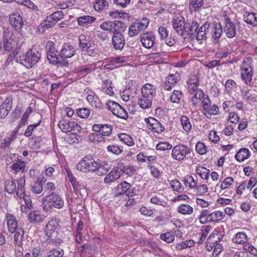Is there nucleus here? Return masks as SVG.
<instances>
[{
	"label": "nucleus",
	"mask_w": 257,
	"mask_h": 257,
	"mask_svg": "<svg viewBox=\"0 0 257 257\" xmlns=\"http://www.w3.org/2000/svg\"><path fill=\"white\" fill-rule=\"evenodd\" d=\"M253 76L252 67L250 64L243 62L240 67V77L241 80L247 85H251Z\"/></svg>",
	"instance_id": "obj_11"
},
{
	"label": "nucleus",
	"mask_w": 257,
	"mask_h": 257,
	"mask_svg": "<svg viewBox=\"0 0 257 257\" xmlns=\"http://www.w3.org/2000/svg\"><path fill=\"white\" fill-rule=\"evenodd\" d=\"M112 81L109 79H106L103 81L101 85V90L109 96H113L114 92L112 86Z\"/></svg>",
	"instance_id": "obj_40"
},
{
	"label": "nucleus",
	"mask_w": 257,
	"mask_h": 257,
	"mask_svg": "<svg viewBox=\"0 0 257 257\" xmlns=\"http://www.w3.org/2000/svg\"><path fill=\"white\" fill-rule=\"evenodd\" d=\"M221 230V228L220 227L215 228L207 238V243H219L218 242L220 241L224 236V234Z\"/></svg>",
	"instance_id": "obj_25"
},
{
	"label": "nucleus",
	"mask_w": 257,
	"mask_h": 257,
	"mask_svg": "<svg viewBox=\"0 0 257 257\" xmlns=\"http://www.w3.org/2000/svg\"><path fill=\"white\" fill-rule=\"evenodd\" d=\"M79 46L83 51L87 50L91 46L90 42L86 39L84 35L79 36Z\"/></svg>",
	"instance_id": "obj_62"
},
{
	"label": "nucleus",
	"mask_w": 257,
	"mask_h": 257,
	"mask_svg": "<svg viewBox=\"0 0 257 257\" xmlns=\"http://www.w3.org/2000/svg\"><path fill=\"white\" fill-rule=\"evenodd\" d=\"M243 251L247 253L248 252L254 256H257V248L248 241L243 245Z\"/></svg>",
	"instance_id": "obj_63"
},
{
	"label": "nucleus",
	"mask_w": 257,
	"mask_h": 257,
	"mask_svg": "<svg viewBox=\"0 0 257 257\" xmlns=\"http://www.w3.org/2000/svg\"><path fill=\"white\" fill-rule=\"evenodd\" d=\"M243 20L246 24L254 27H257L256 13L245 11L243 14Z\"/></svg>",
	"instance_id": "obj_33"
},
{
	"label": "nucleus",
	"mask_w": 257,
	"mask_h": 257,
	"mask_svg": "<svg viewBox=\"0 0 257 257\" xmlns=\"http://www.w3.org/2000/svg\"><path fill=\"white\" fill-rule=\"evenodd\" d=\"M195 242L193 240L188 239L177 243L176 244V248L177 249L181 250L187 248L191 247L193 246Z\"/></svg>",
	"instance_id": "obj_56"
},
{
	"label": "nucleus",
	"mask_w": 257,
	"mask_h": 257,
	"mask_svg": "<svg viewBox=\"0 0 257 257\" xmlns=\"http://www.w3.org/2000/svg\"><path fill=\"white\" fill-rule=\"evenodd\" d=\"M113 22L110 21H106L102 22L99 26L100 28L104 31H106L109 33H114L115 29L114 28Z\"/></svg>",
	"instance_id": "obj_55"
},
{
	"label": "nucleus",
	"mask_w": 257,
	"mask_h": 257,
	"mask_svg": "<svg viewBox=\"0 0 257 257\" xmlns=\"http://www.w3.org/2000/svg\"><path fill=\"white\" fill-rule=\"evenodd\" d=\"M210 27V23L206 22L198 29L195 35L198 41H202L206 39V33L208 32Z\"/></svg>",
	"instance_id": "obj_29"
},
{
	"label": "nucleus",
	"mask_w": 257,
	"mask_h": 257,
	"mask_svg": "<svg viewBox=\"0 0 257 257\" xmlns=\"http://www.w3.org/2000/svg\"><path fill=\"white\" fill-rule=\"evenodd\" d=\"M182 181L186 187L191 190H194L198 185V178L196 176L187 175Z\"/></svg>",
	"instance_id": "obj_30"
},
{
	"label": "nucleus",
	"mask_w": 257,
	"mask_h": 257,
	"mask_svg": "<svg viewBox=\"0 0 257 257\" xmlns=\"http://www.w3.org/2000/svg\"><path fill=\"white\" fill-rule=\"evenodd\" d=\"M191 98V102L194 105H197L198 104L203 100L204 96L203 91L202 90H198L197 91L194 92Z\"/></svg>",
	"instance_id": "obj_47"
},
{
	"label": "nucleus",
	"mask_w": 257,
	"mask_h": 257,
	"mask_svg": "<svg viewBox=\"0 0 257 257\" xmlns=\"http://www.w3.org/2000/svg\"><path fill=\"white\" fill-rule=\"evenodd\" d=\"M96 20V18L88 15L80 16L77 19L78 25L84 27L87 25L91 24Z\"/></svg>",
	"instance_id": "obj_37"
},
{
	"label": "nucleus",
	"mask_w": 257,
	"mask_h": 257,
	"mask_svg": "<svg viewBox=\"0 0 257 257\" xmlns=\"http://www.w3.org/2000/svg\"><path fill=\"white\" fill-rule=\"evenodd\" d=\"M130 188V184L125 181L119 184L116 190V194L117 195H123L125 194Z\"/></svg>",
	"instance_id": "obj_50"
},
{
	"label": "nucleus",
	"mask_w": 257,
	"mask_h": 257,
	"mask_svg": "<svg viewBox=\"0 0 257 257\" xmlns=\"http://www.w3.org/2000/svg\"><path fill=\"white\" fill-rule=\"evenodd\" d=\"M178 213L183 215H190L193 213L194 208L188 204H181L177 207Z\"/></svg>",
	"instance_id": "obj_35"
},
{
	"label": "nucleus",
	"mask_w": 257,
	"mask_h": 257,
	"mask_svg": "<svg viewBox=\"0 0 257 257\" xmlns=\"http://www.w3.org/2000/svg\"><path fill=\"white\" fill-rule=\"evenodd\" d=\"M5 188L9 194H12L15 192L17 193L18 186L17 187L15 180L13 179L7 180L5 182Z\"/></svg>",
	"instance_id": "obj_44"
},
{
	"label": "nucleus",
	"mask_w": 257,
	"mask_h": 257,
	"mask_svg": "<svg viewBox=\"0 0 257 257\" xmlns=\"http://www.w3.org/2000/svg\"><path fill=\"white\" fill-rule=\"evenodd\" d=\"M58 125L62 132L65 133L79 132L81 130L80 126L76 121L69 119L59 121Z\"/></svg>",
	"instance_id": "obj_9"
},
{
	"label": "nucleus",
	"mask_w": 257,
	"mask_h": 257,
	"mask_svg": "<svg viewBox=\"0 0 257 257\" xmlns=\"http://www.w3.org/2000/svg\"><path fill=\"white\" fill-rule=\"evenodd\" d=\"M96 69V66L94 64H92L87 66H82L77 70L78 73H80L82 74L85 75L94 71Z\"/></svg>",
	"instance_id": "obj_61"
},
{
	"label": "nucleus",
	"mask_w": 257,
	"mask_h": 257,
	"mask_svg": "<svg viewBox=\"0 0 257 257\" xmlns=\"http://www.w3.org/2000/svg\"><path fill=\"white\" fill-rule=\"evenodd\" d=\"M183 94L181 91L179 90H174L170 96V100L175 103H179L182 97Z\"/></svg>",
	"instance_id": "obj_57"
},
{
	"label": "nucleus",
	"mask_w": 257,
	"mask_h": 257,
	"mask_svg": "<svg viewBox=\"0 0 257 257\" xmlns=\"http://www.w3.org/2000/svg\"><path fill=\"white\" fill-rule=\"evenodd\" d=\"M97 166L95 168V173L98 175H103L105 174L110 169L109 165L107 163L100 164L97 161Z\"/></svg>",
	"instance_id": "obj_49"
},
{
	"label": "nucleus",
	"mask_w": 257,
	"mask_h": 257,
	"mask_svg": "<svg viewBox=\"0 0 257 257\" xmlns=\"http://www.w3.org/2000/svg\"><path fill=\"white\" fill-rule=\"evenodd\" d=\"M109 6L108 2L106 0H96L93 3V8L97 12H102Z\"/></svg>",
	"instance_id": "obj_36"
},
{
	"label": "nucleus",
	"mask_w": 257,
	"mask_h": 257,
	"mask_svg": "<svg viewBox=\"0 0 257 257\" xmlns=\"http://www.w3.org/2000/svg\"><path fill=\"white\" fill-rule=\"evenodd\" d=\"M107 108L117 117L126 119L128 118V113L126 110L118 103L108 100L106 103Z\"/></svg>",
	"instance_id": "obj_8"
},
{
	"label": "nucleus",
	"mask_w": 257,
	"mask_h": 257,
	"mask_svg": "<svg viewBox=\"0 0 257 257\" xmlns=\"http://www.w3.org/2000/svg\"><path fill=\"white\" fill-rule=\"evenodd\" d=\"M63 254V251L61 249H51L47 252L44 257H62Z\"/></svg>",
	"instance_id": "obj_64"
},
{
	"label": "nucleus",
	"mask_w": 257,
	"mask_h": 257,
	"mask_svg": "<svg viewBox=\"0 0 257 257\" xmlns=\"http://www.w3.org/2000/svg\"><path fill=\"white\" fill-rule=\"evenodd\" d=\"M55 24V23L51 20V18L48 16L45 20L40 24L38 28L39 31H40L41 29H43L42 32H44L45 30L51 28Z\"/></svg>",
	"instance_id": "obj_54"
},
{
	"label": "nucleus",
	"mask_w": 257,
	"mask_h": 257,
	"mask_svg": "<svg viewBox=\"0 0 257 257\" xmlns=\"http://www.w3.org/2000/svg\"><path fill=\"white\" fill-rule=\"evenodd\" d=\"M195 173L201 179L207 181L209 179L210 170L205 167L198 166L195 169Z\"/></svg>",
	"instance_id": "obj_38"
},
{
	"label": "nucleus",
	"mask_w": 257,
	"mask_h": 257,
	"mask_svg": "<svg viewBox=\"0 0 257 257\" xmlns=\"http://www.w3.org/2000/svg\"><path fill=\"white\" fill-rule=\"evenodd\" d=\"M190 152L191 150L189 147L181 144H179L172 148L171 157L175 161H182L185 159Z\"/></svg>",
	"instance_id": "obj_6"
},
{
	"label": "nucleus",
	"mask_w": 257,
	"mask_h": 257,
	"mask_svg": "<svg viewBox=\"0 0 257 257\" xmlns=\"http://www.w3.org/2000/svg\"><path fill=\"white\" fill-rule=\"evenodd\" d=\"M97 165V161H95L93 158L85 156L77 164L76 169L83 173H93L95 172Z\"/></svg>",
	"instance_id": "obj_4"
},
{
	"label": "nucleus",
	"mask_w": 257,
	"mask_h": 257,
	"mask_svg": "<svg viewBox=\"0 0 257 257\" xmlns=\"http://www.w3.org/2000/svg\"><path fill=\"white\" fill-rule=\"evenodd\" d=\"M250 151L246 148L240 149L235 155V160L238 162H242L249 159L251 156Z\"/></svg>",
	"instance_id": "obj_32"
},
{
	"label": "nucleus",
	"mask_w": 257,
	"mask_h": 257,
	"mask_svg": "<svg viewBox=\"0 0 257 257\" xmlns=\"http://www.w3.org/2000/svg\"><path fill=\"white\" fill-rule=\"evenodd\" d=\"M199 29V24L196 21H193L190 26L187 24L185 33H189L191 37H194L195 35L197 30Z\"/></svg>",
	"instance_id": "obj_53"
},
{
	"label": "nucleus",
	"mask_w": 257,
	"mask_h": 257,
	"mask_svg": "<svg viewBox=\"0 0 257 257\" xmlns=\"http://www.w3.org/2000/svg\"><path fill=\"white\" fill-rule=\"evenodd\" d=\"M203 113L208 118L219 113V108L216 104L211 105L210 100L208 96L204 98L202 101Z\"/></svg>",
	"instance_id": "obj_12"
},
{
	"label": "nucleus",
	"mask_w": 257,
	"mask_h": 257,
	"mask_svg": "<svg viewBox=\"0 0 257 257\" xmlns=\"http://www.w3.org/2000/svg\"><path fill=\"white\" fill-rule=\"evenodd\" d=\"M156 37L151 31L143 33L141 35L140 41L144 47L151 49L155 44Z\"/></svg>",
	"instance_id": "obj_16"
},
{
	"label": "nucleus",
	"mask_w": 257,
	"mask_h": 257,
	"mask_svg": "<svg viewBox=\"0 0 257 257\" xmlns=\"http://www.w3.org/2000/svg\"><path fill=\"white\" fill-rule=\"evenodd\" d=\"M122 174V170L118 168H114L107 174L104 179V183L110 184L119 179Z\"/></svg>",
	"instance_id": "obj_26"
},
{
	"label": "nucleus",
	"mask_w": 257,
	"mask_h": 257,
	"mask_svg": "<svg viewBox=\"0 0 257 257\" xmlns=\"http://www.w3.org/2000/svg\"><path fill=\"white\" fill-rule=\"evenodd\" d=\"M60 220L55 217L50 220L46 225L45 232L48 237H55L58 234V229Z\"/></svg>",
	"instance_id": "obj_14"
},
{
	"label": "nucleus",
	"mask_w": 257,
	"mask_h": 257,
	"mask_svg": "<svg viewBox=\"0 0 257 257\" xmlns=\"http://www.w3.org/2000/svg\"><path fill=\"white\" fill-rule=\"evenodd\" d=\"M153 99L152 98L141 95V97L138 99V104L143 109L149 108L152 105Z\"/></svg>",
	"instance_id": "obj_39"
},
{
	"label": "nucleus",
	"mask_w": 257,
	"mask_h": 257,
	"mask_svg": "<svg viewBox=\"0 0 257 257\" xmlns=\"http://www.w3.org/2000/svg\"><path fill=\"white\" fill-rule=\"evenodd\" d=\"M224 32L226 36L229 38H232L235 37L236 30L235 25L231 22L228 18L224 19V26L223 27Z\"/></svg>",
	"instance_id": "obj_22"
},
{
	"label": "nucleus",
	"mask_w": 257,
	"mask_h": 257,
	"mask_svg": "<svg viewBox=\"0 0 257 257\" xmlns=\"http://www.w3.org/2000/svg\"><path fill=\"white\" fill-rule=\"evenodd\" d=\"M112 44L115 50H121L124 46L125 39L122 34L119 32L113 33Z\"/></svg>",
	"instance_id": "obj_20"
},
{
	"label": "nucleus",
	"mask_w": 257,
	"mask_h": 257,
	"mask_svg": "<svg viewBox=\"0 0 257 257\" xmlns=\"http://www.w3.org/2000/svg\"><path fill=\"white\" fill-rule=\"evenodd\" d=\"M106 150L109 153L119 155L122 152V148L117 145L113 144L108 146Z\"/></svg>",
	"instance_id": "obj_59"
},
{
	"label": "nucleus",
	"mask_w": 257,
	"mask_h": 257,
	"mask_svg": "<svg viewBox=\"0 0 257 257\" xmlns=\"http://www.w3.org/2000/svg\"><path fill=\"white\" fill-rule=\"evenodd\" d=\"M248 238L246 234L243 231L236 233L233 236L232 241L233 243L243 245L248 241Z\"/></svg>",
	"instance_id": "obj_31"
},
{
	"label": "nucleus",
	"mask_w": 257,
	"mask_h": 257,
	"mask_svg": "<svg viewBox=\"0 0 257 257\" xmlns=\"http://www.w3.org/2000/svg\"><path fill=\"white\" fill-rule=\"evenodd\" d=\"M41 58V54L36 49H30L24 55L20 56L18 61L27 68H32Z\"/></svg>",
	"instance_id": "obj_3"
},
{
	"label": "nucleus",
	"mask_w": 257,
	"mask_h": 257,
	"mask_svg": "<svg viewBox=\"0 0 257 257\" xmlns=\"http://www.w3.org/2000/svg\"><path fill=\"white\" fill-rule=\"evenodd\" d=\"M26 164L24 161L18 160L11 166L13 171L15 174L18 172H24L26 171Z\"/></svg>",
	"instance_id": "obj_41"
},
{
	"label": "nucleus",
	"mask_w": 257,
	"mask_h": 257,
	"mask_svg": "<svg viewBox=\"0 0 257 257\" xmlns=\"http://www.w3.org/2000/svg\"><path fill=\"white\" fill-rule=\"evenodd\" d=\"M46 50L47 58L50 63L53 64L61 63V59L53 41H49L46 43Z\"/></svg>",
	"instance_id": "obj_10"
},
{
	"label": "nucleus",
	"mask_w": 257,
	"mask_h": 257,
	"mask_svg": "<svg viewBox=\"0 0 257 257\" xmlns=\"http://www.w3.org/2000/svg\"><path fill=\"white\" fill-rule=\"evenodd\" d=\"M28 218L30 222L34 223H40L43 219V216L37 210L31 211L28 215Z\"/></svg>",
	"instance_id": "obj_46"
},
{
	"label": "nucleus",
	"mask_w": 257,
	"mask_h": 257,
	"mask_svg": "<svg viewBox=\"0 0 257 257\" xmlns=\"http://www.w3.org/2000/svg\"><path fill=\"white\" fill-rule=\"evenodd\" d=\"M198 82L199 78L197 75L193 74L189 76L187 81V85L188 91L190 94H193L198 90H201L198 88Z\"/></svg>",
	"instance_id": "obj_24"
},
{
	"label": "nucleus",
	"mask_w": 257,
	"mask_h": 257,
	"mask_svg": "<svg viewBox=\"0 0 257 257\" xmlns=\"http://www.w3.org/2000/svg\"><path fill=\"white\" fill-rule=\"evenodd\" d=\"M147 128L158 134H161L165 131V126L157 119L153 117H149L145 119Z\"/></svg>",
	"instance_id": "obj_13"
},
{
	"label": "nucleus",
	"mask_w": 257,
	"mask_h": 257,
	"mask_svg": "<svg viewBox=\"0 0 257 257\" xmlns=\"http://www.w3.org/2000/svg\"><path fill=\"white\" fill-rule=\"evenodd\" d=\"M18 188L17 191V197L19 199L21 202L23 201L26 207L28 208H31L32 207V201L30 196L25 193L24 187L25 185V178L24 176L19 178L17 181Z\"/></svg>",
	"instance_id": "obj_5"
},
{
	"label": "nucleus",
	"mask_w": 257,
	"mask_h": 257,
	"mask_svg": "<svg viewBox=\"0 0 257 257\" xmlns=\"http://www.w3.org/2000/svg\"><path fill=\"white\" fill-rule=\"evenodd\" d=\"M149 20L147 18L132 23L128 28V34L130 37L137 36L139 33L147 28L149 24Z\"/></svg>",
	"instance_id": "obj_7"
},
{
	"label": "nucleus",
	"mask_w": 257,
	"mask_h": 257,
	"mask_svg": "<svg viewBox=\"0 0 257 257\" xmlns=\"http://www.w3.org/2000/svg\"><path fill=\"white\" fill-rule=\"evenodd\" d=\"M223 32L222 27L219 23L214 25L212 30V37L214 39H218L220 38Z\"/></svg>",
	"instance_id": "obj_52"
},
{
	"label": "nucleus",
	"mask_w": 257,
	"mask_h": 257,
	"mask_svg": "<svg viewBox=\"0 0 257 257\" xmlns=\"http://www.w3.org/2000/svg\"><path fill=\"white\" fill-rule=\"evenodd\" d=\"M3 42L6 51L13 50L14 54H17L18 50L20 49L24 43V38L20 33H14L12 30L8 29L3 33Z\"/></svg>",
	"instance_id": "obj_1"
},
{
	"label": "nucleus",
	"mask_w": 257,
	"mask_h": 257,
	"mask_svg": "<svg viewBox=\"0 0 257 257\" xmlns=\"http://www.w3.org/2000/svg\"><path fill=\"white\" fill-rule=\"evenodd\" d=\"M92 129L93 132L99 133L101 137L109 136L112 132L111 125L106 124H94Z\"/></svg>",
	"instance_id": "obj_18"
},
{
	"label": "nucleus",
	"mask_w": 257,
	"mask_h": 257,
	"mask_svg": "<svg viewBox=\"0 0 257 257\" xmlns=\"http://www.w3.org/2000/svg\"><path fill=\"white\" fill-rule=\"evenodd\" d=\"M187 24L185 23L183 17H177L173 21V27L179 34L183 35L185 34Z\"/></svg>",
	"instance_id": "obj_23"
},
{
	"label": "nucleus",
	"mask_w": 257,
	"mask_h": 257,
	"mask_svg": "<svg viewBox=\"0 0 257 257\" xmlns=\"http://www.w3.org/2000/svg\"><path fill=\"white\" fill-rule=\"evenodd\" d=\"M86 100L94 108H100L101 104L98 96L90 89H86Z\"/></svg>",
	"instance_id": "obj_21"
},
{
	"label": "nucleus",
	"mask_w": 257,
	"mask_h": 257,
	"mask_svg": "<svg viewBox=\"0 0 257 257\" xmlns=\"http://www.w3.org/2000/svg\"><path fill=\"white\" fill-rule=\"evenodd\" d=\"M43 210L50 213L53 208L61 209L64 205L63 197L58 194L52 193L44 197L42 200Z\"/></svg>",
	"instance_id": "obj_2"
},
{
	"label": "nucleus",
	"mask_w": 257,
	"mask_h": 257,
	"mask_svg": "<svg viewBox=\"0 0 257 257\" xmlns=\"http://www.w3.org/2000/svg\"><path fill=\"white\" fill-rule=\"evenodd\" d=\"M234 182V179L231 177H227L222 181H220L219 186L222 190L229 189Z\"/></svg>",
	"instance_id": "obj_48"
},
{
	"label": "nucleus",
	"mask_w": 257,
	"mask_h": 257,
	"mask_svg": "<svg viewBox=\"0 0 257 257\" xmlns=\"http://www.w3.org/2000/svg\"><path fill=\"white\" fill-rule=\"evenodd\" d=\"M199 219L201 224L210 222V211L208 209L202 210L200 213Z\"/></svg>",
	"instance_id": "obj_51"
},
{
	"label": "nucleus",
	"mask_w": 257,
	"mask_h": 257,
	"mask_svg": "<svg viewBox=\"0 0 257 257\" xmlns=\"http://www.w3.org/2000/svg\"><path fill=\"white\" fill-rule=\"evenodd\" d=\"M225 217V213L220 211H214L212 212H210V220L211 222H217Z\"/></svg>",
	"instance_id": "obj_58"
},
{
	"label": "nucleus",
	"mask_w": 257,
	"mask_h": 257,
	"mask_svg": "<svg viewBox=\"0 0 257 257\" xmlns=\"http://www.w3.org/2000/svg\"><path fill=\"white\" fill-rule=\"evenodd\" d=\"M180 121L183 130L186 133H189L192 130V124L190 119L186 115H182Z\"/></svg>",
	"instance_id": "obj_45"
},
{
	"label": "nucleus",
	"mask_w": 257,
	"mask_h": 257,
	"mask_svg": "<svg viewBox=\"0 0 257 257\" xmlns=\"http://www.w3.org/2000/svg\"><path fill=\"white\" fill-rule=\"evenodd\" d=\"M9 21L11 25L17 30L22 29L24 25L22 17L18 13H14L10 15Z\"/></svg>",
	"instance_id": "obj_27"
},
{
	"label": "nucleus",
	"mask_w": 257,
	"mask_h": 257,
	"mask_svg": "<svg viewBox=\"0 0 257 257\" xmlns=\"http://www.w3.org/2000/svg\"><path fill=\"white\" fill-rule=\"evenodd\" d=\"M119 140L128 146H133L135 145L134 139L128 134L120 133L118 135Z\"/></svg>",
	"instance_id": "obj_42"
},
{
	"label": "nucleus",
	"mask_w": 257,
	"mask_h": 257,
	"mask_svg": "<svg viewBox=\"0 0 257 257\" xmlns=\"http://www.w3.org/2000/svg\"><path fill=\"white\" fill-rule=\"evenodd\" d=\"M156 94V87L150 83H146L141 89V95L154 98Z\"/></svg>",
	"instance_id": "obj_28"
},
{
	"label": "nucleus",
	"mask_w": 257,
	"mask_h": 257,
	"mask_svg": "<svg viewBox=\"0 0 257 257\" xmlns=\"http://www.w3.org/2000/svg\"><path fill=\"white\" fill-rule=\"evenodd\" d=\"M5 221L6 222L8 229L10 233H15L17 229H19L17 220L13 214L7 213Z\"/></svg>",
	"instance_id": "obj_19"
},
{
	"label": "nucleus",
	"mask_w": 257,
	"mask_h": 257,
	"mask_svg": "<svg viewBox=\"0 0 257 257\" xmlns=\"http://www.w3.org/2000/svg\"><path fill=\"white\" fill-rule=\"evenodd\" d=\"M180 80V75L178 72L170 74L163 82L162 89L164 90L170 91L179 82Z\"/></svg>",
	"instance_id": "obj_15"
},
{
	"label": "nucleus",
	"mask_w": 257,
	"mask_h": 257,
	"mask_svg": "<svg viewBox=\"0 0 257 257\" xmlns=\"http://www.w3.org/2000/svg\"><path fill=\"white\" fill-rule=\"evenodd\" d=\"M126 58L124 56L115 57L111 58L109 64H106L105 66L107 69L112 70L116 67H119L124 63Z\"/></svg>",
	"instance_id": "obj_34"
},
{
	"label": "nucleus",
	"mask_w": 257,
	"mask_h": 257,
	"mask_svg": "<svg viewBox=\"0 0 257 257\" xmlns=\"http://www.w3.org/2000/svg\"><path fill=\"white\" fill-rule=\"evenodd\" d=\"M204 0H191L189 9L191 11L196 12L203 6Z\"/></svg>",
	"instance_id": "obj_60"
},
{
	"label": "nucleus",
	"mask_w": 257,
	"mask_h": 257,
	"mask_svg": "<svg viewBox=\"0 0 257 257\" xmlns=\"http://www.w3.org/2000/svg\"><path fill=\"white\" fill-rule=\"evenodd\" d=\"M75 53V47L70 43H65L62 46L59 55L60 59H66L72 57Z\"/></svg>",
	"instance_id": "obj_17"
},
{
	"label": "nucleus",
	"mask_w": 257,
	"mask_h": 257,
	"mask_svg": "<svg viewBox=\"0 0 257 257\" xmlns=\"http://www.w3.org/2000/svg\"><path fill=\"white\" fill-rule=\"evenodd\" d=\"M66 172L67 175L68 179L72 186L74 192L75 193H77L80 190L79 185L78 184L73 174L69 170H66Z\"/></svg>",
	"instance_id": "obj_43"
}]
</instances>
